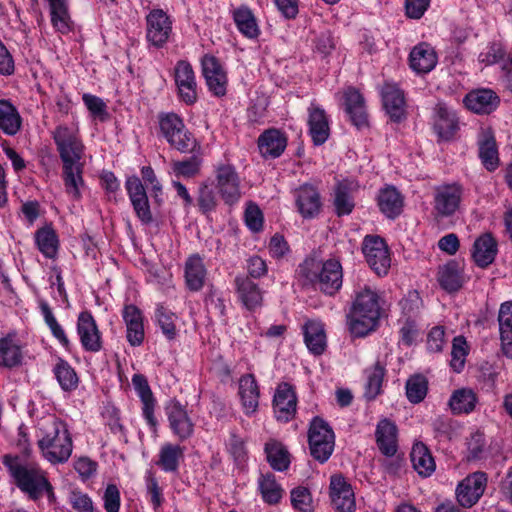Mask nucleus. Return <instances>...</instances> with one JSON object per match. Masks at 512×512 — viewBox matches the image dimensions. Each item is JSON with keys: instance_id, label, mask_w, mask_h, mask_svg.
I'll return each instance as SVG.
<instances>
[{"instance_id": "1", "label": "nucleus", "mask_w": 512, "mask_h": 512, "mask_svg": "<svg viewBox=\"0 0 512 512\" xmlns=\"http://www.w3.org/2000/svg\"><path fill=\"white\" fill-rule=\"evenodd\" d=\"M52 136L63 162V181L66 193L78 200L81 198V188L84 186L83 166L80 163L84 145L79 130L75 125L61 124L55 128Z\"/></svg>"}, {"instance_id": "2", "label": "nucleus", "mask_w": 512, "mask_h": 512, "mask_svg": "<svg viewBox=\"0 0 512 512\" xmlns=\"http://www.w3.org/2000/svg\"><path fill=\"white\" fill-rule=\"evenodd\" d=\"M3 464L7 467L14 484L30 500L38 501L46 495L49 502L55 501L54 488L47 477V472L38 463L24 456L7 454L3 457Z\"/></svg>"}, {"instance_id": "3", "label": "nucleus", "mask_w": 512, "mask_h": 512, "mask_svg": "<svg viewBox=\"0 0 512 512\" xmlns=\"http://www.w3.org/2000/svg\"><path fill=\"white\" fill-rule=\"evenodd\" d=\"M37 443L43 457L52 464L66 462L73 449L67 426L54 415L43 417L38 422Z\"/></svg>"}, {"instance_id": "4", "label": "nucleus", "mask_w": 512, "mask_h": 512, "mask_svg": "<svg viewBox=\"0 0 512 512\" xmlns=\"http://www.w3.org/2000/svg\"><path fill=\"white\" fill-rule=\"evenodd\" d=\"M297 272L304 284H311L328 296L335 295L342 287L343 270L338 259L323 261L308 256L299 264Z\"/></svg>"}, {"instance_id": "5", "label": "nucleus", "mask_w": 512, "mask_h": 512, "mask_svg": "<svg viewBox=\"0 0 512 512\" xmlns=\"http://www.w3.org/2000/svg\"><path fill=\"white\" fill-rule=\"evenodd\" d=\"M158 119L161 134L170 146L182 153H189L195 149L196 139L187 130L180 116L172 112L161 113Z\"/></svg>"}, {"instance_id": "6", "label": "nucleus", "mask_w": 512, "mask_h": 512, "mask_svg": "<svg viewBox=\"0 0 512 512\" xmlns=\"http://www.w3.org/2000/svg\"><path fill=\"white\" fill-rule=\"evenodd\" d=\"M308 442L312 457L320 463H324L334 450V432L326 421L315 417L310 423Z\"/></svg>"}, {"instance_id": "7", "label": "nucleus", "mask_w": 512, "mask_h": 512, "mask_svg": "<svg viewBox=\"0 0 512 512\" xmlns=\"http://www.w3.org/2000/svg\"><path fill=\"white\" fill-rule=\"evenodd\" d=\"M212 184L225 204L233 206L240 201L241 180L233 165L224 163L216 165Z\"/></svg>"}, {"instance_id": "8", "label": "nucleus", "mask_w": 512, "mask_h": 512, "mask_svg": "<svg viewBox=\"0 0 512 512\" xmlns=\"http://www.w3.org/2000/svg\"><path fill=\"white\" fill-rule=\"evenodd\" d=\"M164 411L169 428L179 441L183 442L192 437L195 424L188 414L186 405L172 399L166 403Z\"/></svg>"}, {"instance_id": "9", "label": "nucleus", "mask_w": 512, "mask_h": 512, "mask_svg": "<svg viewBox=\"0 0 512 512\" xmlns=\"http://www.w3.org/2000/svg\"><path fill=\"white\" fill-rule=\"evenodd\" d=\"M362 251L369 266L378 274L386 275L391 258L385 241L376 235H367L362 244Z\"/></svg>"}, {"instance_id": "10", "label": "nucleus", "mask_w": 512, "mask_h": 512, "mask_svg": "<svg viewBox=\"0 0 512 512\" xmlns=\"http://www.w3.org/2000/svg\"><path fill=\"white\" fill-rule=\"evenodd\" d=\"M463 195L461 185L453 183L441 185L434 191V210L440 217L453 215L459 208Z\"/></svg>"}, {"instance_id": "11", "label": "nucleus", "mask_w": 512, "mask_h": 512, "mask_svg": "<svg viewBox=\"0 0 512 512\" xmlns=\"http://www.w3.org/2000/svg\"><path fill=\"white\" fill-rule=\"evenodd\" d=\"M147 40L155 47H163L172 33V21L162 9H153L146 16Z\"/></svg>"}, {"instance_id": "12", "label": "nucleus", "mask_w": 512, "mask_h": 512, "mask_svg": "<svg viewBox=\"0 0 512 512\" xmlns=\"http://www.w3.org/2000/svg\"><path fill=\"white\" fill-rule=\"evenodd\" d=\"M487 477L483 472H475L464 478L456 488V498L462 507L470 508L483 495Z\"/></svg>"}, {"instance_id": "13", "label": "nucleus", "mask_w": 512, "mask_h": 512, "mask_svg": "<svg viewBox=\"0 0 512 512\" xmlns=\"http://www.w3.org/2000/svg\"><path fill=\"white\" fill-rule=\"evenodd\" d=\"M174 79L180 99L187 105L197 101V83L191 64L180 60L174 68Z\"/></svg>"}, {"instance_id": "14", "label": "nucleus", "mask_w": 512, "mask_h": 512, "mask_svg": "<svg viewBox=\"0 0 512 512\" xmlns=\"http://www.w3.org/2000/svg\"><path fill=\"white\" fill-rule=\"evenodd\" d=\"M203 76L209 90L218 97L226 94L227 75L219 60L212 55H205L201 60Z\"/></svg>"}, {"instance_id": "15", "label": "nucleus", "mask_w": 512, "mask_h": 512, "mask_svg": "<svg viewBox=\"0 0 512 512\" xmlns=\"http://www.w3.org/2000/svg\"><path fill=\"white\" fill-rule=\"evenodd\" d=\"M77 334L84 350L98 352L102 348L101 333L92 314L82 311L77 319Z\"/></svg>"}, {"instance_id": "16", "label": "nucleus", "mask_w": 512, "mask_h": 512, "mask_svg": "<svg viewBox=\"0 0 512 512\" xmlns=\"http://www.w3.org/2000/svg\"><path fill=\"white\" fill-rule=\"evenodd\" d=\"M295 204L303 218L317 216L321 210V198L316 187L305 183L293 191Z\"/></svg>"}, {"instance_id": "17", "label": "nucleus", "mask_w": 512, "mask_h": 512, "mask_svg": "<svg viewBox=\"0 0 512 512\" xmlns=\"http://www.w3.org/2000/svg\"><path fill=\"white\" fill-rule=\"evenodd\" d=\"M330 497L337 512H355L354 492L342 475L331 477Z\"/></svg>"}, {"instance_id": "18", "label": "nucleus", "mask_w": 512, "mask_h": 512, "mask_svg": "<svg viewBox=\"0 0 512 512\" xmlns=\"http://www.w3.org/2000/svg\"><path fill=\"white\" fill-rule=\"evenodd\" d=\"M134 389L142 402V415L153 432L157 431L158 421L154 415L156 400L150 389L148 381L142 374L132 377Z\"/></svg>"}, {"instance_id": "19", "label": "nucleus", "mask_w": 512, "mask_h": 512, "mask_svg": "<svg viewBox=\"0 0 512 512\" xmlns=\"http://www.w3.org/2000/svg\"><path fill=\"white\" fill-rule=\"evenodd\" d=\"M297 398L291 385L280 384L273 399L274 413L278 421L288 422L296 414Z\"/></svg>"}, {"instance_id": "20", "label": "nucleus", "mask_w": 512, "mask_h": 512, "mask_svg": "<svg viewBox=\"0 0 512 512\" xmlns=\"http://www.w3.org/2000/svg\"><path fill=\"white\" fill-rule=\"evenodd\" d=\"M238 300L249 311L263 304V291L248 276H237L234 280Z\"/></svg>"}, {"instance_id": "21", "label": "nucleus", "mask_w": 512, "mask_h": 512, "mask_svg": "<svg viewBox=\"0 0 512 512\" xmlns=\"http://www.w3.org/2000/svg\"><path fill=\"white\" fill-rule=\"evenodd\" d=\"M349 311L354 313L370 314L373 315V317H380L381 306L378 292L367 285L360 287L355 291Z\"/></svg>"}, {"instance_id": "22", "label": "nucleus", "mask_w": 512, "mask_h": 512, "mask_svg": "<svg viewBox=\"0 0 512 512\" xmlns=\"http://www.w3.org/2000/svg\"><path fill=\"white\" fill-rule=\"evenodd\" d=\"M258 148L264 158H278L287 147V137L278 129H267L258 138Z\"/></svg>"}, {"instance_id": "23", "label": "nucleus", "mask_w": 512, "mask_h": 512, "mask_svg": "<svg viewBox=\"0 0 512 512\" xmlns=\"http://www.w3.org/2000/svg\"><path fill=\"white\" fill-rule=\"evenodd\" d=\"M397 434V426L389 419L385 418L378 422L375 438L377 446L383 455L392 457L396 454L398 449Z\"/></svg>"}, {"instance_id": "24", "label": "nucleus", "mask_w": 512, "mask_h": 512, "mask_svg": "<svg viewBox=\"0 0 512 512\" xmlns=\"http://www.w3.org/2000/svg\"><path fill=\"white\" fill-rule=\"evenodd\" d=\"M126 324L127 341L131 346H139L144 340V326L142 312L133 304L126 305L122 311Z\"/></svg>"}, {"instance_id": "25", "label": "nucleus", "mask_w": 512, "mask_h": 512, "mask_svg": "<svg viewBox=\"0 0 512 512\" xmlns=\"http://www.w3.org/2000/svg\"><path fill=\"white\" fill-rule=\"evenodd\" d=\"M464 104L477 114H489L499 105V97L490 89H478L465 96Z\"/></svg>"}, {"instance_id": "26", "label": "nucleus", "mask_w": 512, "mask_h": 512, "mask_svg": "<svg viewBox=\"0 0 512 512\" xmlns=\"http://www.w3.org/2000/svg\"><path fill=\"white\" fill-rule=\"evenodd\" d=\"M438 58L434 48L428 43L416 45L410 52L409 64L416 73H428L435 68Z\"/></svg>"}, {"instance_id": "27", "label": "nucleus", "mask_w": 512, "mask_h": 512, "mask_svg": "<svg viewBox=\"0 0 512 512\" xmlns=\"http://www.w3.org/2000/svg\"><path fill=\"white\" fill-rule=\"evenodd\" d=\"M309 132L315 145H321L329 137L330 128L328 117L321 107L311 103L308 108Z\"/></svg>"}, {"instance_id": "28", "label": "nucleus", "mask_w": 512, "mask_h": 512, "mask_svg": "<svg viewBox=\"0 0 512 512\" xmlns=\"http://www.w3.org/2000/svg\"><path fill=\"white\" fill-rule=\"evenodd\" d=\"M382 100L390 118L399 122L405 117V99L403 91L396 85L386 83L382 88Z\"/></svg>"}, {"instance_id": "29", "label": "nucleus", "mask_w": 512, "mask_h": 512, "mask_svg": "<svg viewBox=\"0 0 512 512\" xmlns=\"http://www.w3.org/2000/svg\"><path fill=\"white\" fill-rule=\"evenodd\" d=\"M345 111L351 122L358 128L367 126L368 116L363 96L355 88L349 87L344 92Z\"/></svg>"}, {"instance_id": "30", "label": "nucleus", "mask_w": 512, "mask_h": 512, "mask_svg": "<svg viewBox=\"0 0 512 512\" xmlns=\"http://www.w3.org/2000/svg\"><path fill=\"white\" fill-rule=\"evenodd\" d=\"M239 396L246 415H252L259 405L260 391L255 377L245 374L239 379Z\"/></svg>"}, {"instance_id": "31", "label": "nucleus", "mask_w": 512, "mask_h": 512, "mask_svg": "<svg viewBox=\"0 0 512 512\" xmlns=\"http://www.w3.org/2000/svg\"><path fill=\"white\" fill-rule=\"evenodd\" d=\"M379 319L380 317H373L370 314L348 311L346 314V325L351 337L363 338L376 330L379 325Z\"/></svg>"}, {"instance_id": "32", "label": "nucleus", "mask_w": 512, "mask_h": 512, "mask_svg": "<svg viewBox=\"0 0 512 512\" xmlns=\"http://www.w3.org/2000/svg\"><path fill=\"white\" fill-rule=\"evenodd\" d=\"M304 341L309 351L314 355H321L326 349V333L323 323L309 320L303 326Z\"/></svg>"}, {"instance_id": "33", "label": "nucleus", "mask_w": 512, "mask_h": 512, "mask_svg": "<svg viewBox=\"0 0 512 512\" xmlns=\"http://www.w3.org/2000/svg\"><path fill=\"white\" fill-rule=\"evenodd\" d=\"M207 277V269L203 259L194 254L185 262V281L189 290L199 291L203 288Z\"/></svg>"}, {"instance_id": "34", "label": "nucleus", "mask_w": 512, "mask_h": 512, "mask_svg": "<svg viewBox=\"0 0 512 512\" xmlns=\"http://www.w3.org/2000/svg\"><path fill=\"white\" fill-rule=\"evenodd\" d=\"M498 322L502 351L505 356L512 358V301L501 304Z\"/></svg>"}, {"instance_id": "35", "label": "nucleus", "mask_w": 512, "mask_h": 512, "mask_svg": "<svg viewBox=\"0 0 512 512\" xmlns=\"http://www.w3.org/2000/svg\"><path fill=\"white\" fill-rule=\"evenodd\" d=\"M410 458L414 470L422 477H429L436 468L434 458L429 449L422 442L415 443L412 447Z\"/></svg>"}, {"instance_id": "36", "label": "nucleus", "mask_w": 512, "mask_h": 512, "mask_svg": "<svg viewBox=\"0 0 512 512\" xmlns=\"http://www.w3.org/2000/svg\"><path fill=\"white\" fill-rule=\"evenodd\" d=\"M377 202L380 211L388 218L394 219L402 212L403 198L394 187L380 190Z\"/></svg>"}, {"instance_id": "37", "label": "nucleus", "mask_w": 512, "mask_h": 512, "mask_svg": "<svg viewBox=\"0 0 512 512\" xmlns=\"http://www.w3.org/2000/svg\"><path fill=\"white\" fill-rule=\"evenodd\" d=\"M184 458V448L178 444L165 443L158 453V465L164 472H177L181 460Z\"/></svg>"}, {"instance_id": "38", "label": "nucleus", "mask_w": 512, "mask_h": 512, "mask_svg": "<svg viewBox=\"0 0 512 512\" xmlns=\"http://www.w3.org/2000/svg\"><path fill=\"white\" fill-rule=\"evenodd\" d=\"M479 157L489 171L495 170L499 165L498 149L494 135L491 131H483L478 140Z\"/></svg>"}, {"instance_id": "39", "label": "nucleus", "mask_w": 512, "mask_h": 512, "mask_svg": "<svg viewBox=\"0 0 512 512\" xmlns=\"http://www.w3.org/2000/svg\"><path fill=\"white\" fill-rule=\"evenodd\" d=\"M22 124L21 116L16 107L8 100H0V130L9 136L16 135Z\"/></svg>"}, {"instance_id": "40", "label": "nucleus", "mask_w": 512, "mask_h": 512, "mask_svg": "<svg viewBox=\"0 0 512 512\" xmlns=\"http://www.w3.org/2000/svg\"><path fill=\"white\" fill-rule=\"evenodd\" d=\"M496 253L497 244L490 234H484L475 241L472 255L478 266L486 267L491 264Z\"/></svg>"}, {"instance_id": "41", "label": "nucleus", "mask_w": 512, "mask_h": 512, "mask_svg": "<svg viewBox=\"0 0 512 512\" xmlns=\"http://www.w3.org/2000/svg\"><path fill=\"white\" fill-rule=\"evenodd\" d=\"M438 282L448 292L458 291L464 283V276L459 265L451 261L440 267L438 270Z\"/></svg>"}, {"instance_id": "42", "label": "nucleus", "mask_w": 512, "mask_h": 512, "mask_svg": "<svg viewBox=\"0 0 512 512\" xmlns=\"http://www.w3.org/2000/svg\"><path fill=\"white\" fill-rule=\"evenodd\" d=\"M264 451L270 466L276 471H285L290 465V454L279 441L271 439L266 442Z\"/></svg>"}, {"instance_id": "43", "label": "nucleus", "mask_w": 512, "mask_h": 512, "mask_svg": "<svg viewBox=\"0 0 512 512\" xmlns=\"http://www.w3.org/2000/svg\"><path fill=\"white\" fill-rule=\"evenodd\" d=\"M35 243L39 251L49 259H55L59 249V239L51 226H45L35 232Z\"/></svg>"}, {"instance_id": "44", "label": "nucleus", "mask_w": 512, "mask_h": 512, "mask_svg": "<svg viewBox=\"0 0 512 512\" xmlns=\"http://www.w3.org/2000/svg\"><path fill=\"white\" fill-rule=\"evenodd\" d=\"M233 19L238 30L245 37L255 39L259 36L260 29L256 18L248 7L241 6L235 9L233 12Z\"/></svg>"}, {"instance_id": "45", "label": "nucleus", "mask_w": 512, "mask_h": 512, "mask_svg": "<svg viewBox=\"0 0 512 512\" xmlns=\"http://www.w3.org/2000/svg\"><path fill=\"white\" fill-rule=\"evenodd\" d=\"M435 115V131L441 138L449 139L457 128L455 115L442 103L437 104Z\"/></svg>"}, {"instance_id": "46", "label": "nucleus", "mask_w": 512, "mask_h": 512, "mask_svg": "<svg viewBox=\"0 0 512 512\" xmlns=\"http://www.w3.org/2000/svg\"><path fill=\"white\" fill-rule=\"evenodd\" d=\"M258 489L263 501L269 505L278 504L284 495V489L271 473L260 475L258 478Z\"/></svg>"}, {"instance_id": "47", "label": "nucleus", "mask_w": 512, "mask_h": 512, "mask_svg": "<svg viewBox=\"0 0 512 512\" xmlns=\"http://www.w3.org/2000/svg\"><path fill=\"white\" fill-rule=\"evenodd\" d=\"M477 397L471 389L462 388L453 392L449 407L454 414L470 413L474 410Z\"/></svg>"}, {"instance_id": "48", "label": "nucleus", "mask_w": 512, "mask_h": 512, "mask_svg": "<svg viewBox=\"0 0 512 512\" xmlns=\"http://www.w3.org/2000/svg\"><path fill=\"white\" fill-rule=\"evenodd\" d=\"M366 384L365 397L373 400L381 392L382 382L385 375V368L380 362H376L372 367L365 370Z\"/></svg>"}, {"instance_id": "49", "label": "nucleus", "mask_w": 512, "mask_h": 512, "mask_svg": "<svg viewBox=\"0 0 512 512\" xmlns=\"http://www.w3.org/2000/svg\"><path fill=\"white\" fill-rule=\"evenodd\" d=\"M22 352L20 346L10 337L0 339V365L14 367L21 364Z\"/></svg>"}, {"instance_id": "50", "label": "nucleus", "mask_w": 512, "mask_h": 512, "mask_svg": "<svg viewBox=\"0 0 512 512\" xmlns=\"http://www.w3.org/2000/svg\"><path fill=\"white\" fill-rule=\"evenodd\" d=\"M53 372L55 377L64 391H73L78 386V376L70 364L59 359L54 366Z\"/></svg>"}, {"instance_id": "51", "label": "nucleus", "mask_w": 512, "mask_h": 512, "mask_svg": "<svg viewBox=\"0 0 512 512\" xmlns=\"http://www.w3.org/2000/svg\"><path fill=\"white\" fill-rule=\"evenodd\" d=\"M51 7V21L53 26L61 33L70 30V16L67 0H48Z\"/></svg>"}, {"instance_id": "52", "label": "nucleus", "mask_w": 512, "mask_h": 512, "mask_svg": "<svg viewBox=\"0 0 512 512\" xmlns=\"http://www.w3.org/2000/svg\"><path fill=\"white\" fill-rule=\"evenodd\" d=\"M428 391V381L422 375L411 376L406 382V396L413 404L424 400Z\"/></svg>"}, {"instance_id": "53", "label": "nucleus", "mask_w": 512, "mask_h": 512, "mask_svg": "<svg viewBox=\"0 0 512 512\" xmlns=\"http://www.w3.org/2000/svg\"><path fill=\"white\" fill-rule=\"evenodd\" d=\"M41 313L43 315L44 321L47 326L50 328L52 335L60 342L62 346L68 348L70 342L67 338L64 329L57 322L50 306L47 302L41 301L40 304Z\"/></svg>"}, {"instance_id": "54", "label": "nucleus", "mask_w": 512, "mask_h": 512, "mask_svg": "<svg viewBox=\"0 0 512 512\" xmlns=\"http://www.w3.org/2000/svg\"><path fill=\"white\" fill-rule=\"evenodd\" d=\"M467 354L468 345L466 339L463 336L455 337L452 343L450 361V365L455 372L459 373L463 369Z\"/></svg>"}, {"instance_id": "55", "label": "nucleus", "mask_w": 512, "mask_h": 512, "mask_svg": "<svg viewBox=\"0 0 512 512\" xmlns=\"http://www.w3.org/2000/svg\"><path fill=\"white\" fill-rule=\"evenodd\" d=\"M212 185L213 184H209L207 181L203 182L200 184L198 190V206L199 209L205 214L214 211L218 204L216 193Z\"/></svg>"}, {"instance_id": "56", "label": "nucleus", "mask_w": 512, "mask_h": 512, "mask_svg": "<svg viewBox=\"0 0 512 512\" xmlns=\"http://www.w3.org/2000/svg\"><path fill=\"white\" fill-rule=\"evenodd\" d=\"M102 417L105 425L109 427L113 434L117 435L120 439L125 438V428L121 423L120 412L116 407L106 405L102 411Z\"/></svg>"}, {"instance_id": "57", "label": "nucleus", "mask_w": 512, "mask_h": 512, "mask_svg": "<svg viewBox=\"0 0 512 512\" xmlns=\"http://www.w3.org/2000/svg\"><path fill=\"white\" fill-rule=\"evenodd\" d=\"M201 161L197 157H191L183 161L172 163V172L176 177L192 178L200 171Z\"/></svg>"}, {"instance_id": "58", "label": "nucleus", "mask_w": 512, "mask_h": 512, "mask_svg": "<svg viewBox=\"0 0 512 512\" xmlns=\"http://www.w3.org/2000/svg\"><path fill=\"white\" fill-rule=\"evenodd\" d=\"M68 501L75 512H94L95 506L92 498L79 489L70 491Z\"/></svg>"}, {"instance_id": "59", "label": "nucleus", "mask_w": 512, "mask_h": 512, "mask_svg": "<svg viewBox=\"0 0 512 512\" xmlns=\"http://www.w3.org/2000/svg\"><path fill=\"white\" fill-rule=\"evenodd\" d=\"M156 319L163 334L169 340L174 339L176 336L175 315L161 306L156 310Z\"/></svg>"}, {"instance_id": "60", "label": "nucleus", "mask_w": 512, "mask_h": 512, "mask_svg": "<svg viewBox=\"0 0 512 512\" xmlns=\"http://www.w3.org/2000/svg\"><path fill=\"white\" fill-rule=\"evenodd\" d=\"M334 206L338 216L348 215L354 208V202L346 188L339 185L335 191Z\"/></svg>"}, {"instance_id": "61", "label": "nucleus", "mask_w": 512, "mask_h": 512, "mask_svg": "<svg viewBox=\"0 0 512 512\" xmlns=\"http://www.w3.org/2000/svg\"><path fill=\"white\" fill-rule=\"evenodd\" d=\"M146 490L150 497L153 507L156 509L160 507L164 501L162 488L159 486L158 481L152 471H147L145 475Z\"/></svg>"}, {"instance_id": "62", "label": "nucleus", "mask_w": 512, "mask_h": 512, "mask_svg": "<svg viewBox=\"0 0 512 512\" xmlns=\"http://www.w3.org/2000/svg\"><path fill=\"white\" fill-rule=\"evenodd\" d=\"M292 506L302 512L312 510V498L308 489L296 487L291 491Z\"/></svg>"}, {"instance_id": "63", "label": "nucleus", "mask_w": 512, "mask_h": 512, "mask_svg": "<svg viewBox=\"0 0 512 512\" xmlns=\"http://www.w3.org/2000/svg\"><path fill=\"white\" fill-rule=\"evenodd\" d=\"M82 100L94 118L105 120L108 117L107 106L101 98L91 94H84Z\"/></svg>"}, {"instance_id": "64", "label": "nucleus", "mask_w": 512, "mask_h": 512, "mask_svg": "<svg viewBox=\"0 0 512 512\" xmlns=\"http://www.w3.org/2000/svg\"><path fill=\"white\" fill-rule=\"evenodd\" d=\"M103 507L106 512H119L121 505L120 491L115 484H108L104 490Z\"/></svg>"}]
</instances>
